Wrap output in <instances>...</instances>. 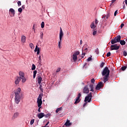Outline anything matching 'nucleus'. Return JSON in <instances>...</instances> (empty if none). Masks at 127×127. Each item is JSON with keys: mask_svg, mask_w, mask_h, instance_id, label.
Here are the masks:
<instances>
[{"mask_svg": "<svg viewBox=\"0 0 127 127\" xmlns=\"http://www.w3.org/2000/svg\"><path fill=\"white\" fill-rule=\"evenodd\" d=\"M21 88H18L15 91H14V94H15L14 101L16 104H18L20 102L22 94L21 93Z\"/></svg>", "mask_w": 127, "mask_h": 127, "instance_id": "obj_1", "label": "nucleus"}, {"mask_svg": "<svg viewBox=\"0 0 127 127\" xmlns=\"http://www.w3.org/2000/svg\"><path fill=\"white\" fill-rule=\"evenodd\" d=\"M121 35H118L115 38H113L111 40V44H115L117 43H120L121 45H125L126 44V42L125 40H121Z\"/></svg>", "mask_w": 127, "mask_h": 127, "instance_id": "obj_2", "label": "nucleus"}, {"mask_svg": "<svg viewBox=\"0 0 127 127\" xmlns=\"http://www.w3.org/2000/svg\"><path fill=\"white\" fill-rule=\"evenodd\" d=\"M92 93L90 92L89 93V94H88L87 96H85L84 103L83 104V107H85V106L87 105V103L86 102H88V103H90L91 100H92Z\"/></svg>", "mask_w": 127, "mask_h": 127, "instance_id": "obj_3", "label": "nucleus"}, {"mask_svg": "<svg viewBox=\"0 0 127 127\" xmlns=\"http://www.w3.org/2000/svg\"><path fill=\"white\" fill-rule=\"evenodd\" d=\"M43 96V94H40L37 98V103L38 104V107H40L43 104V101L42 100Z\"/></svg>", "mask_w": 127, "mask_h": 127, "instance_id": "obj_4", "label": "nucleus"}, {"mask_svg": "<svg viewBox=\"0 0 127 127\" xmlns=\"http://www.w3.org/2000/svg\"><path fill=\"white\" fill-rule=\"evenodd\" d=\"M79 54L80 52L79 51H75V52L73 53V55H72V59L74 62L77 61V60L78 59L77 56Z\"/></svg>", "mask_w": 127, "mask_h": 127, "instance_id": "obj_5", "label": "nucleus"}, {"mask_svg": "<svg viewBox=\"0 0 127 127\" xmlns=\"http://www.w3.org/2000/svg\"><path fill=\"white\" fill-rule=\"evenodd\" d=\"M110 70L109 69V68L108 67H105L102 72V75L103 76H104L108 74V73H109V74H110Z\"/></svg>", "mask_w": 127, "mask_h": 127, "instance_id": "obj_6", "label": "nucleus"}, {"mask_svg": "<svg viewBox=\"0 0 127 127\" xmlns=\"http://www.w3.org/2000/svg\"><path fill=\"white\" fill-rule=\"evenodd\" d=\"M120 46H118L117 44H113V45L111 46V50H118L119 49Z\"/></svg>", "mask_w": 127, "mask_h": 127, "instance_id": "obj_7", "label": "nucleus"}, {"mask_svg": "<svg viewBox=\"0 0 127 127\" xmlns=\"http://www.w3.org/2000/svg\"><path fill=\"white\" fill-rule=\"evenodd\" d=\"M103 87H104V83L103 82H102V81H100V82L98 83L97 84V86H96L95 89L96 90H100Z\"/></svg>", "mask_w": 127, "mask_h": 127, "instance_id": "obj_8", "label": "nucleus"}, {"mask_svg": "<svg viewBox=\"0 0 127 127\" xmlns=\"http://www.w3.org/2000/svg\"><path fill=\"white\" fill-rule=\"evenodd\" d=\"M81 93H78V95H77V97L76 98L75 101L74 102L75 105L78 104L80 102L81 100H80V98L81 97Z\"/></svg>", "mask_w": 127, "mask_h": 127, "instance_id": "obj_9", "label": "nucleus"}, {"mask_svg": "<svg viewBox=\"0 0 127 127\" xmlns=\"http://www.w3.org/2000/svg\"><path fill=\"white\" fill-rule=\"evenodd\" d=\"M83 93L84 94H88L89 92V87L88 85L85 86L83 88Z\"/></svg>", "mask_w": 127, "mask_h": 127, "instance_id": "obj_10", "label": "nucleus"}, {"mask_svg": "<svg viewBox=\"0 0 127 127\" xmlns=\"http://www.w3.org/2000/svg\"><path fill=\"white\" fill-rule=\"evenodd\" d=\"M20 78L19 77V76H17L15 79V84L18 85L20 82Z\"/></svg>", "mask_w": 127, "mask_h": 127, "instance_id": "obj_11", "label": "nucleus"}, {"mask_svg": "<svg viewBox=\"0 0 127 127\" xmlns=\"http://www.w3.org/2000/svg\"><path fill=\"white\" fill-rule=\"evenodd\" d=\"M59 35H60L59 36L60 40H62L63 37L64 36V33L63 32V29L61 27L60 28V31Z\"/></svg>", "mask_w": 127, "mask_h": 127, "instance_id": "obj_12", "label": "nucleus"}, {"mask_svg": "<svg viewBox=\"0 0 127 127\" xmlns=\"http://www.w3.org/2000/svg\"><path fill=\"white\" fill-rule=\"evenodd\" d=\"M44 117H45V113H40L37 115V117L39 118V119H42Z\"/></svg>", "mask_w": 127, "mask_h": 127, "instance_id": "obj_13", "label": "nucleus"}, {"mask_svg": "<svg viewBox=\"0 0 127 127\" xmlns=\"http://www.w3.org/2000/svg\"><path fill=\"white\" fill-rule=\"evenodd\" d=\"M109 75L110 74H109V73H108L107 74L105 75V76H104L103 79H104V83H106L107 81H108V80H109L108 77H109Z\"/></svg>", "mask_w": 127, "mask_h": 127, "instance_id": "obj_14", "label": "nucleus"}, {"mask_svg": "<svg viewBox=\"0 0 127 127\" xmlns=\"http://www.w3.org/2000/svg\"><path fill=\"white\" fill-rule=\"evenodd\" d=\"M19 77L20 78V79L21 80L22 79V78L24 77V75H25V73L24 72L20 71L19 72Z\"/></svg>", "mask_w": 127, "mask_h": 127, "instance_id": "obj_15", "label": "nucleus"}, {"mask_svg": "<svg viewBox=\"0 0 127 127\" xmlns=\"http://www.w3.org/2000/svg\"><path fill=\"white\" fill-rule=\"evenodd\" d=\"M37 80L39 84H40L42 80V78L40 75H39L37 77Z\"/></svg>", "mask_w": 127, "mask_h": 127, "instance_id": "obj_16", "label": "nucleus"}, {"mask_svg": "<svg viewBox=\"0 0 127 127\" xmlns=\"http://www.w3.org/2000/svg\"><path fill=\"white\" fill-rule=\"evenodd\" d=\"M9 12H10L12 14V15H11V16H14V15L15 14V10L14 9H13V8H10L9 10Z\"/></svg>", "mask_w": 127, "mask_h": 127, "instance_id": "obj_17", "label": "nucleus"}, {"mask_svg": "<svg viewBox=\"0 0 127 127\" xmlns=\"http://www.w3.org/2000/svg\"><path fill=\"white\" fill-rule=\"evenodd\" d=\"M26 41V37L25 36L22 35L21 36V42L23 43H25Z\"/></svg>", "mask_w": 127, "mask_h": 127, "instance_id": "obj_18", "label": "nucleus"}, {"mask_svg": "<svg viewBox=\"0 0 127 127\" xmlns=\"http://www.w3.org/2000/svg\"><path fill=\"white\" fill-rule=\"evenodd\" d=\"M19 113H15L14 114V115L13 116L12 119H15L16 118L18 117Z\"/></svg>", "mask_w": 127, "mask_h": 127, "instance_id": "obj_19", "label": "nucleus"}, {"mask_svg": "<svg viewBox=\"0 0 127 127\" xmlns=\"http://www.w3.org/2000/svg\"><path fill=\"white\" fill-rule=\"evenodd\" d=\"M89 87L91 89L90 91H91V92H94V86H93V84L89 85Z\"/></svg>", "mask_w": 127, "mask_h": 127, "instance_id": "obj_20", "label": "nucleus"}, {"mask_svg": "<svg viewBox=\"0 0 127 127\" xmlns=\"http://www.w3.org/2000/svg\"><path fill=\"white\" fill-rule=\"evenodd\" d=\"M65 125L66 127L71 125V123H70V121L67 120V121L65 122Z\"/></svg>", "mask_w": 127, "mask_h": 127, "instance_id": "obj_21", "label": "nucleus"}, {"mask_svg": "<svg viewBox=\"0 0 127 127\" xmlns=\"http://www.w3.org/2000/svg\"><path fill=\"white\" fill-rule=\"evenodd\" d=\"M62 110V107H60L59 108H57V110H56V114H58L60 111Z\"/></svg>", "mask_w": 127, "mask_h": 127, "instance_id": "obj_22", "label": "nucleus"}, {"mask_svg": "<svg viewBox=\"0 0 127 127\" xmlns=\"http://www.w3.org/2000/svg\"><path fill=\"white\" fill-rule=\"evenodd\" d=\"M37 72V70H34L33 71V79H35V78L36 77Z\"/></svg>", "mask_w": 127, "mask_h": 127, "instance_id": "obj_23", "label": "nucleus"}, {"mask_svg": "<svg viewBox=\"0 0 127 127\" xmlns=\"http://www.w3.org/2000/svg\"><path fill=\"white\" fill-rule=\"evenodd\" d=\"M21 80H21V82H22V83H25V82H26V78L25 77V75L23 76V77L22 78Z\"/></svg>", "mask_w": 127, "mask_h": 127, "instance_id": "obj_24", "label": "nucleus"}, {"mask_svg": "<svg viewBox=\"0 0 127 127\" xmlns=\"http://www.w3.org/2000/svg\"><path fill=\"white\" fill-rule=\"evenodd\" d=\"M51 113H48L47 115H45L44 117L45 118H51Z\"/></svg>", "mask_w": 127, "mask_h": 127, "instance_id": "obj_25", "label": "nucleus"}, {"mask_svg": "<svg viewBox=\"0 0 127 127\" xmlns=\"http://www.w3.org/2000/svg\"><path fill=\"white\" fill-rule=\"evenodd\" d=\"M39 85H40V86H39V89H40V90H41V91L42 92H43L44 91H43V88H42L43 85H41V83H40Z\"/></svg>", "mask_w": 127, "mask_h": 127, "instance_id": "obj_26", "label": "nucleus"}, {"mask_svg": "<svg viewBox=\"0 0 127 127\" xmlns=\"http://www.w3.org/2000/svg\"><path fill=\"white\" fill-rule=\"evenodd\" d=\"M127 66H123L122 67H121V70L124 71L125 70H126L127 69Z\"/></svg>", "mask_w": 127, "mask_h": 127, "instance_id": "obj_27", "label": "nucleus"}, {"mask_svg": "<svg viewBox=\"0 0 127 127\" xmlns=\"http://www.w3.org/2000/svg\"><path fill=\"white\" fill-rule=\"evenodd\" d=\"M91 27L92 29H93V28H95L96 27V26H95V23L94 22H92L91 23Z\"/></svg>", "mask_w": 127, "mask_h": 127, "instance_id": "obj_28", "label": "nucleus"}, {"mask_svg": "<svg viewBox=\"0 0 127 127\" xmlns=\"http://www.w3.org/2000/svg\"><path fill=\"white\" fill-rule=\"evenodd\" d=\"M29 47L31 48V49H33L34 48V45L33 43L29 44Z\"/></svg>", "mask_w": 127, "mask_h": 127, "instance_id": "obj_29", "label": "nucleus"}, {"mask_svg": "<svg viewBox=\"0 0 127 127\" xmlns=\"http://www.w3.org/2000/svg\"><path fill=\"white\" fill-rule=\"evenodd\" d=\"M45 27V22H42L41 24V27L43 28Z\"/></svg>", "mask_w": 127, "mask_h": 127, "instance_id": "obj_30", "label": "nucleus"}, {"mask_svg": "<svg viewBox=\"0 0 127 127\" xmlns=\"http://www.w3.org/2000/svg\"><path fill=\"white\" fill-rule=\"evenodd\" d=\"M41 62H42V60H41V56H39V64H41Z\"/></svg>", "mask_w": 127, "mask_h": 127, "instance_id": "obj_31", "label": "nucleus"}, {"mask_svg": "<svg viewBox=\"0 0 127 127\" xmlns=\"http://www.w3.org/2000/svg\"><path fill=\"white\" fill-rule=\"evenodd\" d=\"M36 69V65L35 64H32V67L31 68V69L32 70H34Z\"/></svg>", "mask_w": 127, "mask_h": 127, "instance_id": "obj_32", "label": "nucleus"}, {"mask_svg": "<svg viewBox=\"0 0 127 127\" xmlns=\"http://www.w3.org/2000/svg\"><path fill=\"white\" fill-rule=\"evenodd\" d=\"M127 51H124L123 52V56L127 57Z\"/></svg>", "mask_w": 127, "mask_h": 127, "instance_id": "obj_33", "label": "nucleus"}, {"mask_svg": "<svg viewBox=\"0 0 127 127\" xmlns=\"http://www.w3.org/2000/svg\"><path fill=\"white\" fill-rule=\"evenodd\" d=\"M95 78H92V79L91 80V82L93 84H95Z\"/></svg>", "mask_w": 127, "mask_h": 127, "instance_id": "obj_34", "label": "nucleus"}, {"mask_svg": "<svg viewBox=\"0 0 127 127\" xmlns=\"http://www.w3.org/2000/svg\"><path fill=\"white\" fill-rule=\"evenodd\" d=\"M106 19H108V18L110 17V13H108L107 15H106Z\"/></svg>", "mask_w": 127, "mask_h": 127, "instance_id": "obj_35", "label": "nucleus"}, {"mask_svg": "<svg viewBox=\"0 0 127 127\" xmlns=\"http://www.w3.org/2000/svg\"><path fill=\"white\" fill-rule=\"evenodd\" d=\"M92 57V56H91L90 57L88 58L87 59V61H88V62L91 61Z\"/></svg>", "mask_w": 127, "mask_h": 127, "instance_id": "obj_36", "label": "nucleus"}, {"mask_svg": "<svg viewBox=\"0 0 127 127\" xmlns=\"http://www.w3.org/2000/svg\"><path fill=\"white\" fill-rule=\"evenodd\" d=\"M62 40H60L59 42V48H61V42H62Z\"/></svg>", "mask_w": 127, "mask_h": 127, "instance_id": "obj_37", "label": "nucleus"}, {"mask_svg": "<svg viewBox=\"0 0 127 127\" xmlns=\"http://www.w3.org/2000/svg\"><path fill=\"white\" fill-rule=\"evenodd\" d=\"M34 124V120H31L30 122V125H32Z\"/></svg>", "mask_w": 127, "mask_h": 127, "instance_id": "obj_38", "label": "nucleus"}, {"mask_svg": "<svg viewBox=\"0 0 127 127\" xmlns=\"http://www.w3.org/2000/svg\"><path fill=\"white\" fill-rule=\"evenodd\" d=\"M95 53H96V54H99V49L98 48H97L95 49Z\"/></svg>", "mask_w": 127, "mask_h": 127, "instance_id": "obj_39", "label": "nucleus"}, {"mask_svg": "<svg viewBox=\"0 0 127 127\" xmlns=\"http://www.w3.org/2000/svg\"><path fill=\"white\" fill-rule=\"evenodd\" d=\"M18 11L19 12H22V8L21 7H20L18 8Z\"/></svg>", "mask_w": 127, "mask_h": 127, "instance_id": "obj_40", "label": "nucleus"}, {"mask_svg": "<svg viewBox=\"0 0 127 127\" xmlns=\"http://www.w3.org/2000/svg\"><path fill=\"white\" fill-rule=\"evenodd\" d=\"M17 4H18V6H20V5H21V1H17Z\"/></svg>", "mask_w": 127, "mask_h": 127, "instance_id": "obj_41", "label": "nucleus"}, {"mask_svg": "<svg viewBox=\"0 0 127 127\" xmlns=\"http://www.w3.org/2000/svg\"><path fill=\"white\" fill-rule=\"evenodd\" d=\"M38 48H39L38 47V46L36 45V48H35L34 51H35V52H36L37 51H38Z\"/></svg>", "mask_w": 127, "mask_h": 127, "instance_id": "obj_42", "label": "nucleus"}, {"mask_svg": "<svg viewBox=\"0 0 127 127\" xmlns=\"http://www.w3.org/2000/svg\"><path fill=\"white\" fill-rule=\"evenodd\" d=\"M118 13H119L118 10H116L114 13V16H116L117 14H118Z\"/></svg>", "mask_w": 127, "mask_h": 127, "instance_id": "obj_43", "label": "nucleus"}, {"mask_svg": "<svg viewBox=\"0 0 127 127\" xmlns=\"http://www.w3.org/2000/svg\"><path fill=\"white\" fill-rule=\"evenodd\" d=\"M104 65H105V63H102L101 64L100 67H103L104 66Z\"/></svg>", "mask_w": 127, "mask_h": 127, "instance_id": "obj_44", "label": "nucleus"}, {"mask_svg": "<svg viewBox=\"0 0 127 127\" xmlns=\"http://www.w3.org/2000/svg\"><path fill=\"white\" fill-rule=\"evenodd\" d=\"M40 48H38V50H37V55H39V53H40Z\"/></svg>", "mask_w": 127, "mask_h": 127, "instance_id": "obj_45", "label": "nucleus"}, {"mask_svg": "<svg viewBox=\"0 0 127 127\" xmlns=\"http://www.w3.org/2000/svg\"><path fill=\"white\" fill-rule=\"evenodd\" d=\"M96 34H97V31H94V32H93V35L95 36Z\"/></svg>", "mask_w": 127, "mask_h": 127, "instance_id": "obj_46", "label": "nucleus"}, {"mask_svg": "<svg viewBox=\"0 0 127 127\" xmlns=\"http://www.w3.org/2000/svg\"><path fill=\"white\" fill-rule=\"evenodd\" d=\"M110 56H111V53L110 52L108 53L107 54V57H109Z\"/></svg>", "mask_w": 127, "mask_h": 127, "instance_id": "obj_47", "label": "nucleus"}, {"mask_svg": "<svg viewBox=\"0 0 127 127\" xmlns=\"http://www.w3.org/2000/svg\"><path fill=\"white\" fill-rule=\"evenodd\" d=\"M60 71H61V68H57V70H56V72L58 73Z\"/></svg>", "mask_w": 127, "mask_h": 127, "instance_id": "obj_48", "label": "nucleus"}, {"mask_svg": "<svg viewBox=\"0 0 127 127\" xmlns=\"http://www.w3.org/2000/svg\"><path fill=\"white\" fill-rule=\"evenodd\" d=\"M35 24H34L33 26V30H34V32L35 33L36 32L35 29Z\"/></svg>", "mask_w": 127, "mask_h": 127, "instance_id": "obj_49", "label": "nucleus"}, {"mask_svg": "<svg viewBox=\"0 0 127 127\" xmlns=\"http://www.w3.org/2000/svg\"><path fill=\"white\" fill-rule=\"evenodd\" d=\"M98 23V20H97V19H95V24L97 25Z\"/></svg>", "mask_w": 127, "mask_h": 127, "instance_id": "obj_50", "label": "nucleus"}, {"mask_svg": "<svg viewBox=\"0 0 127 127\" xmlns=\"http://www.w3.org/2000/svg\"><path fill=\"white\" fill-rule=\"evenodd\" d=\"M40 37H41V39H43V32H42V34H41Z\"/></svg>", "mask_w": 127, "mask_h": 127, "instance_id": "obj_51", "label": "nucleus"}, {"mask_svg": "<svg viewBox=\"0 0 127 127\" xmlns=\"http://www.w3.org/2000/svg\"><path fill=\"white\" fill-rule=\"evenodd\" d=\"M124 26H125V24L122 23V24H121V28H122Z\"/></svg>", "mask_w": 127, "mask_h": 127, "instance_id": "obj_52", "label": "nucleus"}, {"mask_svg": "<svg viewBox=\"0 0 127 127\" xmlns=\"http://www.w3.org/2000/svg\"><path fill=\"white\" fill-rule=\"evenodd\" d=\"M41 108V106L39 107V109H38V112H40V113L41 112V111L40 110Z\"/></svg>", "mask_w": 127, "mask_h": 127, "instance_id": "obj_53", "label": "nucleus"}, {"mask_svg": "<svg viewBox=\"0 0 127 127\" xmlns=\"http://www.w3.org/2000/svg\"><path fill=\"white\" fill-rule=\"evenodd\" d=\"M88 50V48H85V49H84V51H85L86 52H87Z\"/></svg>", "mask_w": 127, "mask_h": 127, "instance_id": "obj_54", "label": "nucleus"}, {"mask_svg": "<svg viewBox=\"0 0 127 127\" xmlns=\"http://www.w3.org/2000/svg\"><path fill=\"white\" fill-rule=\"evenodd\" d=\"M50 124L49 121H48V122H47V123L46 124V125H45L46 127H47V126Z\"/></svg>", "mask_w": 127, "mask_h": 127, "instance_id": "obj_55", "label": "nucleus"}, {"mask_svg": "<svg viewBox=\"0 0 127 127\" xmlns=\"http://www.w3.org/2000/svg\"><path fill=\"white\" fill-rule=\"evenodd\" d=\"M113 4V3H112V2H111V4L110 5V8H111L112 7V5Z\"/></svg>", "mask_w": 127, "mask_h": 127, "instance_id": "obj_56", "label": "nucleus"}, {"mask_svg": "<svg viewBox=\"0 0 127 127\" xmlns=\"http://www.w3.org/2000/svg\"><path fill=\"white\" fill-rule=\"evenodd\" d=\"M83 44V41L82 40H80V45H82Z\"/></svg>", "mask_w": 127, "mask_h": 127, "instance_id": "obj_57", "label": "nucleus"}, {"mask_svg": "<svg viewBox=\"0 0 127 127\" xmlns=\"http://www.w3.org/2000/svg\"><path fill=\"white\" fill-rule=\"evenodd\" d=\"M112 0V3H114L117 0Z\"/></svg>", "mask_w": 127, "mask_h": 127, "instance_id": "obj_58", "label": "nucleus"}, {"mask_svg": "<svg viewBox=\"0 0 127 127\" xmlns=\"http://www.w3.org/2000/svg\"><path fill=\"white\" fill-rule=\"evenodd\" d=\"M82 55L83 56H85V55H86V53H83L82 54Z\"/></svg>", "mask_w": 127, "mask_h": 127, "instance_id": "obj_59", "label": "nucleus"}, {"mask_svg": "<svg viewBox=\"0 0 127 127\" xmlns=\"http://www.w3.org/2000/svg\"><path fill=\"white\" fill-rule=\"evenodd\" d=\"M22 8L23 9H24V8H25V5H23L22 6Z\"/></svg>", "mask_w": 127, "mask_h": 127, "instance_id": "obj_60", "label": "nucleus"}, {"mask_svg": "<svg viewBox=\"0 0 127 127\" xmlns=\"http://www.w3.org/2000/svg\"><path fill=\"white\" fill-rule=\"evenodd\" d=\"M106 17V15H104L103 16V17H102V19H105V18Z\"/></svg>", "mask_w": 127, "mask_h": 127, "instance_id": "obj_61", "label": "nucleus"}, {"mask_svg": "<svg viewBox=\"0 0 127 127\" xmlns=\"http://www.w3.org/2000/svg\"><path fill=\"white\" fill-rule=\"evenodd\" d=\"M125 4L127 5V0H125Z\"/></svg>", "mask_w": 127, "mask_h": 127, "instance_id": "obj_62", "label": "nucleus"}, {"mask_svg": "<svg viewBox=\"0 0 127 127\" xmlns=\"http://www.w3.org/2000/svg\"><path fill=\"white\" fill-rule=\"evenodd\" d=\"M123 9H125V5H124V6H123Z\"/></svg>", "mask_w": 127, "mask_h": 127, "instance_id": "obj_63", "label": "nucleus"}, {"mask_svg": "<svg viewBox=\"0 0 127 127\" xmlns=\"http://www.w3.org/2000/svg\"><path fill=\"white\" fill-rule=\"evenodd\" d=\"M42 127H49V126H43Z\"/></svg>", "mask_w": 127, "mask_h": 127, "instance_id": "obj_64", "label": "nucleus"}]
</instances>
